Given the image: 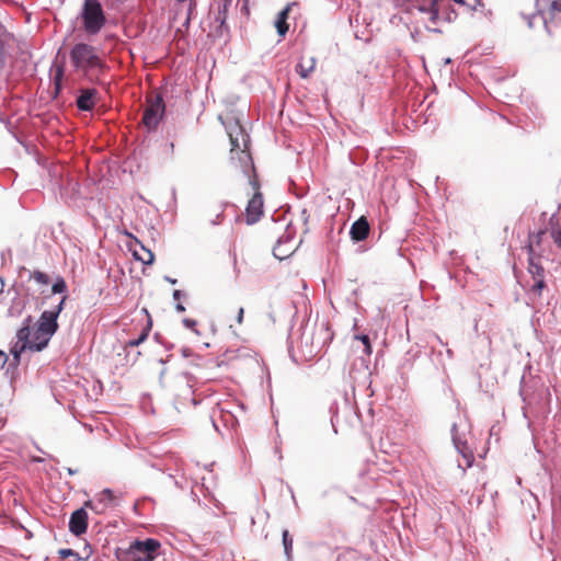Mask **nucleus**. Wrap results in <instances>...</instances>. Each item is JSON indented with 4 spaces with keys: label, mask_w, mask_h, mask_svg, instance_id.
I'll list each match as a JSON object with an SVG mask.
<instances>
[{
    "label": "nucleus",
    "mask_w": 561,
    "mask_h": 561,
    "mask_svg": "<svg viewBox=\"0 0 561 561\" xmlns=\"http://www.w3.org/2000/svg\"><path fill=\"white\" fill-rule=\"evenodd\" d=\"M231 152L239 151V160L241 163L242 172L248 178V183L251 186L253 194L249 199L245 207V222L247 225L256 224L263 216L264 199L261 192V183L256 174L251 154L240 147L239 138L234 137L232 131H229Z\"/></svg>",
    "instance_id": "f257e3e1"
},
{
    "label": "nucleus",
    "mask_w": 561,
    "mask_h": 561,
    "mask_svg": "<svg viewBox=\"0 0 561 561\" xmlns=\"http://www.w3.org/2000/svg\"><path fill=\"white\" fill-rule=\"evenodd\" d=\"M70 64L75 71L90 82H95L98 76L107 70L106 62L100 57L94 46L88 43L75 44L69 53Z\"/></svg>",
    "instance_id": "f03ea898"
},
{
    "label": "nucleus",
    "mask_w": 561,
    "mask_h": 561,
    "mask_svg": "<svg viewBox=\"0 0 561 561\" xmlns=\"http://www.w3.org/2000/svg\"><path fill=\"white\" fill-rule=\"evenodd\" d=\"M88 35H96L106 25L107 18L100 0H83L79 16Z\"/></svg>",
    "instance_id": "7ed1b4c3"
},
{
    "label": "nucleus",
    "mask_w": 561,
    "mask_h": 561,
    "mask_svg": "<svg viewBox=\"0 0 561 561\" xmlns=\"http://www.w3.org/2000/svg\"><path fill=\"white\" fill-rule=\"evenodd\" d=\"M32 329L33 317L27 316L24 318L20 329L16 331V342L10 348L12 360H15V363H21L22 354L25 351L42 352L45 350L37 341L32 337Z\"/></svg>",
    "instance_id": "20e7f679"
},
{
    "label": "nucleus",
    "mask_w": 561,
    "mask_h": 561,
    "mask_svg": "<svg viewBox=\"0 0 561 561\" xmlns=\"http://www.w3.org/2000/svg\"><path fill=\"white\" fill-rule=\"evenodd\" d=\"M536 12L531 14L522 13V18L527 22L529 28L535 26V21L540 20L546 30H549V23L559 19L561 15V0H535Z\"/></svg>",
    "instance_id": "39448f33"
},
{
    "label": "nucleus",
    "mask_w": 561,
    "mask_h": 561,
    "mask_svg": "<svg viewBox=\"0 0 561 561\" xmlns=\"http://www.w3.org/2000/svg\"><path fill=\"white\" fill-rule=\"evenodd\" d=\"M313 329L312 324L309 321L302 322L299 329L294 332L291 331L288 335V352L291 353V348L294 343H298V347L300 348L302 355L307 358H312L316 356L314 348V340H313Z\"/></svg>",
    "instance_id": "423d86ee"
},
{
    "label": "nucleus",
    "mask_w": 561,
    "mask_h": 561,
    "mask_svg": "<svg viewBox=\"0 0 561 561\" xmlns=\"http://www.w3.org/2000/svg\"><path fill=\"white\" fill-rule=\"evenodd\" d=\"M58 329V317L49 310H44L36 322L33 339L46 348Z\"/></svg>",
    "instance_id": "0eeeda50"
},
{
    "label": "nucleus",
    "mask_w": 561,
    "mask_h": 561,
    "mask_svg": "<svg viewBox=\"0 0 561 561\" xmlns=\"http://www.w3.org/2000/svg\"><path fill=\"white\" fill-rule=\"evenodd\" d=\"M165 113V104L161 94H156L149 100L147 107L142 114V124L148 131L157 129Z\"/></svg>",
    "instance_id": "6e6552de"
},
{
    "label": "nucleus",
    "mask_w": 561,
    "mask_h": 561,
    "mask_svg": "<svg viewBox=\"0 0 561 561\" xmlns=\"http://www.w3.org/2000/svg\"><path fill=\"white\" fill-rule=\"evenodd\" d=\"M115 495L111 489H104L92 500H88L84 502V507L90 508L96 514H103L105 511L114 505Z\"/></svg>",
    "instance_id": "1a4fd4ad"
},
{
    "label": "nucleus",
    "mask_w": 561,
    "mask_h": 561,
    "mask_svg": "<svg viewBox=\"0 0 561 561\" xmlns=\"http://www.w3.org/2000/svg\"><path fill=\"white\" fill-rule=\"evenodd\" d=\"M312 329L317 356L325 346H328L331 343L333 339V332L331 331V328L327 321L313 323Z\"/></svg>",
    "instance_id": "9d476101"
},
{
    "label": "nucleus",
    "mask_w": 561,
    "mask_h": 561,
    "mask_svg": "<svg viewBox=\"0 0 561 561\" xmlns=\"http://www.w3.org/2000/svg\"><path fill=\"white\" fill-rule=\"evenodd\" d=\"M130 545L135 556L142 554L141 557H150V559H156L157 552L161 547L160 541L154 538L135 539Z\"/></svg>",
    "instance_id": "9b49d317"
},
{
    "label": "nucleus",
    "mask_w": 561,
    "mask_h": 561,
    "mask_svg": "<svg viewBox=\"0 0 561 561\" xmlns=\"http://www.w3.org/2000/svg\"><path fill=\"white\" fill-rule=\"evenodd\" d=\"M87 507L84 505L80 508L73 511L69 518V531L76 537H80L81 535L87 533L88 529V513L85 511Z\"/></svg>",
    "instance_id": "f8f14e48"
},
{
    "label": "nucleus",
    "mask_w": 561,
    "mask_h": 561,
    "mask_svg": "<svg viewBox=\"0 0 561 561\" xmlns=\"http://www.w3.org/2000/svg\"><path fill=\"white\" fill-rule=\"evenodd\" d=\"M542 254L537 252L531 247H528L527 257V272L530 274L533 279L546 278V270L542 265Z\"/></svg>",
    "instance_id": "ddd939ff"
},
{
    "label": "nucleus",
    "mask_w": 561,
    "mask_h": 561,
    "mask_svg": "<svg viewBox=\"0 0 561 561\" xmlns=\"http://www.w3.org/2000/svg\"><path fill=\"white\" fill-rule=\"evenodd\" d=\"M98 90L94 88H82L76 100L77 108L81 112L93 111L98 98Z\"/></svg>",
    "instance_id": "4468645a"
},
{
    "label": "nucleus",
    "mask_w": 561,
    "mask_h": 561,
    "mask_svg": "<svg viewBox=\"0 0 561 561\" xmlns=\"http://www.w3.org/2000/svg\"><path fill=\"white\" fill-rule=\"evenodd\" d=\"M369 230H370V227H369L368 220L366 219V217L362 216L357 220H355L351 226V229H350L351 239L354 242L364 241L368 237Z\"/></svg>",
    "instance_id": "2eb2a0df"
},
{
    "label": "nucleus",
    "mask_w": 561,
    "mask_h": 561,
    "mask_svg": "<svg viewBox=\"0 0 561 561\" xmlns=\"http://www.w3.org/2000/svg\"><path fill=\"white\" fill-rule=\"evenodd\" d=\"M214 39H224L227 42L230 37L229 26L227 24V18L215 16L214 22L211 24V31L209 33Z\"/></svg>",
    "instance_id": "dca6fc26"
},
{
    "label": "nucleus",
    "mask_w": 561,
    "mask_h": 561,
    "mask_svg": "<svg viewBox=\"0 0 561 561\" xmlns=\"http://www.w3.org/2000/svg\"><path fill=\"white\" fill-rule=\"evenodd\" d=\"M296 231L291 224L286 225V229L282 236L278 237L276 244L273 248V255L278 260H284L288 257V254L285 252H279L280 248L286 243H289L295 236Z\"/></svg>",
    "instance_id": "f3484780"
},
{
    "label": "nucleus",
    "mask_w": 561,
    "mask_h": 561,
    "mask_svg": "<svg viewBox=\"0 0 561 561\" xmlns=\"http://www.w3.org/2000/svg\"><path fill=\"white\" fill-rule=\"evenodd\" d=\"M151 329H152V320L148 316L147 322L142 327V329H141L140 333L138 334V336L126 341L124 343L123 350L138 347L140 344H142L148 339Z\"/></svg>",
    "instance_id": "a211bd4d"
},
{
    "label": "nucleus",
    "mask_w": 561,
    "mask_h": 561,
    "mask_svg": "<svg viewBox=\"0 0 561 561\" xmlns=\"http://www.w3.org/2000/svg\"><path fill=\"white\" fill-rule=\"evenodd\" d=\"M296 3H288L283 10H280L277 14V18L275 20V27L277 31V34L280 37H285V35L288 32L289 25L287 23L288 14L293 5Z\"/></svg>",
    "instance_id": "6ab92c4d"
},
{
    "label": "nucleus",
    "mask_w": 561,
    "mask_h": 561,
    "mask_svg": "<svg viewBox=\"0 0 561 561\" xmlns=\"http://www.w3.org/2000/svg\"><path fill=\"white\" fill-rule=\"evenodd\" d=\"M24 274H26V280L30 282L34 279L37 284L47 286L50 283V277L47 273L42 271H30L26 267L22 266L19 271V276L23 278Z\"/></svg>",
    "instance_id": "aec40b11"
},
{
    "label": "nucleus",
    "mask_w": 561,
    "mask_h": 561,
    "mask_svg": "<svg viewBox=\"0 0 561 561\" xmlns=\"http://www.w3.org/2000/svg\"><path fill=\"white\" fill-rule=\"evenodd\" d=\"M546 287H547L546 278L534 279V284L527 293L528 298L533 301L540 298L542 296V291Z\"/></svg>",
    "instance_id": "412c9836"
},
{
    "label": "nucleus",
    "mask_w": 561,
    "mask_h": 561,
    "mask_svg": "<svg viewBox=\"0 0 561 561\" xmlns=\"http://www.w3.org/2000/svg\"><path fill=\"white\" fill-rule=\"evenodd\" d=\"M282 543L284 547V554L286 561H293V545L294 539L288 529L282 531Z\"/></svg>",
    "instance_id": "4be33fe9"
},
{
    "label": "nucleus",
    "mask_w": 561,
    "mask_h": 561,
    "mask_svg": "<svg viewBox=\"0 0 561 561\" xmlns=\"http://www.w3.org/2000/svg\"><path fill=\"white\" fill-rule=\"evenodd\" d=\"M175 382L178 386H184L188 394H193L195 378L192 374L187 371L180 374L179 376H176Z\"/></svg>",
    "instance_id": "5701e85b"
},
{
    "label": "nucleus",
    "mask_w": 561,
    "mask_h": 561,
    "mask_svg": "<svg viewBox=\"0 0 561 561\" xmlns=\"http://www.w3.org/2000/svg\"><path fill=\"white\" fill-rule=\"evenodd\" d=\"M453 442L457 448V450L459 451V454H461V456L466 459L467 461V467H471L472 463H473V455L471 453V450L469 449V447L467 446V443L463 442H459L458 439H456V437L453 438Z\"/></svg>",
    "instance_id": "b1692460"
},
{
    "label": "nucleus",
    "mask_w": 561,
    "mask_h": 561,
    "mask_svg": "<svg viewBox=\"0 0 561 561\" xmlns=\"http://www.w3.org/2000/svg\"><path fill=\"white\" fill-rule=\"evenodd\" d=\"M9 44L3 34L0 33V72L5 68L10 57Z\"/></svg>",
    "instance_id": "393cba45"
},
{
    "label": "nucleus",
    "mask_w": 561,
    "mask_h": 561,
    "mask_svg": "<svg viewBox=\"0 0 561 561\" xmlns=\"http://www.w3.org/2000/svg\"><path fill=\"white\" fill-rule=\"evenodd\" d=\"M546 233V229H539L537 232H529L528 234V241L525 244L524 249L528 253V247L530 245L531 249H535V245H540L542 242V237Z\"/></svg>",
    "instance_id": "a878e982"
},
{
    "label": "nucleus",
    "mask_w": 561,
    "mask_h": 561,
    "mask_svg": "<svg viewBox=\"0 0 561 561\" xmlns=\"http://www.w3.org/2000/svg\"><path fill=\"white\" fill-rule=\"evenodd\" d=\"M116 561H134L135 556L134 550L131 549V545L128 548H116L114 551Z\"/></svg>",
    "instance_id": "bb28decb"
},
{
    "label": "nucleus",
    "mask_w": 561,
    "mask_h": 561,
    "mask_svg": "<svg viewBox=\"0 0 561 561\" xmlns=\"http://www.w3.org/2000/svg\"><path fill=\"white\" fill-rule=\"evenodd\" d=\"M19 365L20 363H15V360H11L4 370V376L9 379L11 387L19 377Z\"/></svg>",
    "instance_id": "cd10ccee"
},
{
    "label": "nucleus",
    "mask_w": 561,
    "mask_h": 561,
    "mask_svg": "<svg viewBox=\"0 0 561 561\" xmlns=\"http://www.w3.org/2000/svg\"><path fill=\"white\" fill-rule=\"evenodd\" d=\"M26 307V300L15 297L8 310L9 316L19 317Z\"/></svg>",
    "instance_id": "c85d7f7f"
},
{
    "label": "nucleus",
    "mask_w": 561,
    "mask_h": 561,
    "mask_svg": "<svg viewBox=\"0 0 561 561\" xmlns=\"http://www.w3.org/2000/svg\"><path fill=\"white\" fill-rule=\"evenodd\" d=\"M314 67H316V59L312 57V58H310L308 66H305L302 62H299L296 66V71L299 73V76L302 79H306L313 71Z\"/></svg>",
    "instance_id": "c756f323"
},
{
    "label": "nucleus",
    "mask_w": 561,
    "mask_h": 561,
    "mask_svg": "<svg viewBox=\"0 0 561 561\" xmlns=\"http://www.w3.org/2000/svg\"><path fill=\"white\" fill-rule=\"evenodd\" d=\"M65 76V67L64 65H59L56 67L55 76H54V88L55 93L58 94L62 87V79Z\"/></svg>",
    "instance_id": "7c9ffc66"
},
{
    "label": "nucleus",
    "mask_w": 561,
    "mask_h": 561,
    "mask_svg": "<svg viewBox=\"0 0 561 561\" xmlns=\"http://www.w3.org/2000/svg\"><path fill=\"white\" fill-rule=\"evenodd\" d=\"M217 2V11L214 13L215 16L227 18L228 10L232 4L233 0H215Z\"/></svg>",
    "instance_id": "2f4dec72"
},
{
    "label": "nucleus",
    "mask_w": 561,
    "mask_h": 561,
    "mask_svg": "<svg viewBox=\"0 0 561 561\" xmlns=\"http://www.w3.org/2000/svg\"><path fill=\"white\" fill-rule=\"evenodd\" d=\"M67 291V284L64 277L57 276L55 282L51 285V294H64Z\"/></svg>",
    "instance_id": "473e14b6"
},
{
    "label": "nucleus",
    "mask_w": 561,
    "mask_h": 561,
    "mask_svg": "<svg viewBox=\"0 0 561 561\" xmlns=\"http://www.w3.org/2000/svg\"><path fill=\"white\" fill-rule=\"evenodd\" d=\"M135 240H136L137 243L140 244L141 249L145 250L146 253H147V257H140V256H138L137 253H134L135 259L141 261L145 265L153 264V262H154V254H153V252L151 250L145 248V245L138 239H135Z\"/></svg>",
    "instance_id": "72a5a7b5"
},
{
    "label": "nucleus",
    "mask_w": 561,
    "mask_h": 561,
    "mask_svg": "<svg viewBox=\"0 0 561 561\" xmlns=\"http://www.w3.org/2000/svg\"><path fill=\"white\" fill-rule=\"evenodd\" d=\"M58 554L61 559H67L69 557H73L75 561H83L85 560L84 558L80 557V554L78 552H76L75 550L70 549V548H62V549H59L58 550Z\"/></svg>",
    "instance_id": "f704fd0d"
},
{
    "label": "nucleus",
    "mask_w": 561,
    "mask_h": 561,
    "mask_svg": "<svg viewBox=\"0 0 561 561\" xmlns=\"http://www.w3.org/2000/svg\"><path fill=\"white\" fill-rule=\"evenodd\" d=\"M440 2V0H424L421 4L417 5V10L422 13L430 14V8L434 10V8Z\"/></svg>",
    "instance_id": "c9c22d12"
},
{
    "label": "nucleus",
    "mask_w": 561,
    "mask_h": 561,
    "mask_svg": "<svg viewBox=\"0 0 561 561\" xmlns=\"http://www.w3.org/2000/svg\"><path fill=\"white\" fill-rule=\"evenodd\" d=\"M153 339L157 343H159L161 346H163L167 352H170L175 347L174 343L168 341L164 336H162L158 332L154 333Z\"/></svg>",
    "instance_id": "e433bc0d"
},
{
    "label": "nucleus",
    "mask_w": 561,
    "mask_h": 561,
    "mask_svg": "<svg viewBox=\"0 0 561 561\" xmlns=\"http://www.w3.org/2000/svg\"><path fill=\"white\" fill-rule=\"evenodd\" d=\"M125 360L127 364L134 365L141 355L140 351H134V348L124 350Z\"/></svg>",
    "instance_id": "4c0bfd02"
},
{
    "label": "nucleus",
    "mask_w": 561,
    "mask_h": 561,
    "mask_svg": "<svg viewBox=\"0 0 561 561\" xmlns=\"http://www.w3.org/2000/svg\"><path fill=\"white\" fill-rule=\"evenodd\" d=\"M550 234H551V238L553 240V242L556 243V245L558 248H560L561 245V228L559 225H556V226H551V231H550Z\"/></svg>",
    "instance_id": "58836bf2"
},
{
    "label": "nucleus",
    "mask_w": 561,
    "mask_h": 561,
    "mask_svg": "<svg viewBox=\"0 0 561 561\" xmlns=\"http://www.w3.org/2000/svg\"><path fill=\"white\" fill-rule=\"evenodd\" d=\"M430 10V14H428V20L430 22L432 23H437V21L440 19V4L438 3L434 10H432L431 8L428 9Z\"/></svg>",
    "instance_id": "ea45409f"
},
{
    "label": "nucleus",
    "mask_w": 561,
    "mask_h": 561,
    "mask_svg": "<svg viewBox=\"0 0 561 561\" xmlns=\"http://www.w3.org/2000/svg\"><path fill=\"white\" fill-rule=\"evenodd\" d=\"M182 324L186 328L195 332L196 334H199V332L196 330L197 322L194 319L191 318H184L182 320Z\"/></svg>",
    "instance_id": "a19ab883"
},
{
    "label": "nucleus",
    "mask_w": 561,
    "mask_h": 561,
    "mask_svg": "<svg viewBox=\"0 0 561 561\" xmlns=\"http://www.w3.org/2000/svg\"><path fill=\"white\" fill-rule=\"evenodd\" d=\"M66 300H67V296L61 297L58 305H56L53 309H49V311L59 318V314L61 313V311L65 308Z\"/></svg>",
    "instance_id": "79ce46f5"
},
{
    "label": "nucleus",
    "mask_w": 561,
    "mask_h": 561,
    "mask_svg": "<svg viewBox=\"0 0 561 561\" xmlns=\"http://www.w3.org/2000/svg\"><path fill=\"white\" fill-rule=\"evenodd\" d=\"M300 217H301L302 222H304V226H305V230H304V232H305V233H307V232L309 231V228H308V221H309V217H310V216H309V214H308V211H307V209H306V208H304V209L301 210V213H300Z\"/></svg>",
    "instance_id": "37998d69"
},
{
    "label": "nucleus",
    "mask_w": 561,
    "mask_h": 561,
    "mask_svg": "<svg viewBox=\"0 0 561 561\" xmlns=\"http://www.w3.org/2000/svg\"><path fill=\"white\" fill-rule=\"evenodd\" d=\"M172 297L174 300H176V302H180V300L182 298H186L187 297V294L181 289H174L173 293H172Z\"/></svg>",
    "instance_id": "c03bdc74"
},
{
    "label": "nucleus",
    "mask_w": 561,
    "mask_h": 561,
    "mask_svg": "<svg viewBox=\"0 0 561 561\" xmlns=\"http://www.w3.org/2000/svg\"><path fill=\"white\" fill-rule=\"evenodd\" d=\"M181 353H182V356H183L184 358H188V357H195L196 359H199V358H201L199 356L194 355V353L192 352V350H191V348H188V347H186V346H184V347H182V348H181Z\"/></svg>",
    "instance_id": "a18cd8bd"
},
{
    "label": "nucleus",
    "mask_w": 561,
    "mask_h": 561,
    "mask_svg": "<svg viewBox=\"0 0 561 561\" xmlns=\"http://www.w3.org/2000/svg\"><path fill=\"white\" fill-rule=\"evenodd\" d=\"M16 286V295L24 294L25 296H30V288L25 286V284L22 282L20 285Z\"/></svg>",
    "instance_id": "49530a36"
},
{
    "label": "nucleus",
    "mask_w": 561,
    "mask_h": 561,
    "mask_svg": "<svg viewBox=\"0 0 561 561\" xmlns=\"http://www.w3.org/2000/svg\"><path fill=\"white\" fill-rule=\"evenodd\" d=\"M363 353L367 356H370L371 353H373V346H371V342H368V343H365L363 344Z\"/></svg>",
    "instance_id": "de8ad7c7"
},
{
    "label": "nucleus",
    "mask_w": 561,
    "mask_h": 561,
    "mask_svg": "<svg viewBox=\"0 0 561 561\" xmlns=\"http://www.w3.org/2000/svg\"><path fill=\"white\" fill-rule=\"evenodd\" d=\"M355 339L358 340L359 342H362V344L370 342V337L368 334H358V335H355Z\"/></svg>",
    "instance_id": "09e8293b"
},
{
    "label": "nucleus",
    "mask_w": 561,
    "mask_h": 561,
    "mask_svg": "<svg viewBox=\"0 0 561 561\" xmlns=\"http://www.w3.org/2000/svg\"><path fill=\"white\" fill-rule=\"evenodd\" d=\"M224 217V210H221L220 213H218L216 215V218H214L213 220H210V224L213 226H218L220 222H221V218Z\"/></svg>",
    "instance_id": "8fccbe9b"
},
{
    "label": "nucleus",
    "mask_w": 561,
    "mask_h": 561,
    "mask_svg": "<svg viewBox=\"0 0 561 561\" xmlns=\"http://www.w3.org/2000/svg\"><path fill=\"white\" fill-rule=\"evenodd\" d=\"M236 128H238L240 130V136L242 138L243 144H244V147H247V141L249 140V136L243 133L242 127L238 123L236 124Z\"/></svg>",
    "instance_id": "3c124183"
},
{
    "label": "nucleus",
    "mask_w": 561,
    "mask_h": 561,
    "mask_svg": "<svg viewBox=\"0 0 561 561\" xmlns=\"http://www.w3.org/2000/svg\"><path fill=\"white\" fill-rule=\"evenodd\" d=\"M484 4L482 0H474V4L471 7L473 11H478L480 8H483Z\"/></svg>",
    "instance_id": "603ef678"
},
{
    "label": "nucleus",
    "mask_w": 561,
    "mask_h": 561,
    "mask_svg": "<svg viewBox=\"0 0 561 561\" xmlns=\"http://www.w3.org/2000/svg\"><path fill=\"white\" fill-rule=\"evenodd\" d=\"M174 309H175V311H176V312H179V313H183V312L185 311V307H184V305H183V304H181V302H176V304L174 305Z\"/></svg>",
    "instance_id": "864d4df0"
},
{
    "label": "nucleus",
    "mask_w": 561,
    "mask_h": 561,
    "mask_svg": "<svg viewBox=\"0 0 561 561\" xmlns=\"http://www.w3.org/2000/svg\"><path fill=\"white\" fill-rule=\"evenodd\" d=\"M243 314H244V309L241 307L238 311V314H237V321L238 323H242L243 321Z\"/></svg>",
    "instance_id": "5fc2aeb1"
},
{
    "label": "nucleus",
    "mask_w": 561,
    "mask_h": 561,
    "mask_svg": "<svg viewBox=\"0 0 561 561\" xmlns=\"http://www.w3.org/2000/svg\"><path fill=\"white\" fill-rule=\"evenodd\" d=\"M334 409H335V405H334V404H332V405L330 407V412L332 413V416H331V423H332V426H333V427H334V422H335V419H336V414H335V412H334Z\"/></svg>",
    "instance_id": "6e6d98bb"
},
{
    "label": "nucleus",
    "mask_w": 561,
    "mask_h": 561,
    "mask_svg": "<svg viewBox=\"0 0 561 561\" xmlns=\"http://www.w3.org/2000/svg\"><path fill=\"white\" fill-rule=\"evenodd\" d=\"M172 356H173L172 354H169L165 358H163V357L159 358L158 362L161 365H165L167 363H169L171 360Z\"/></svg>",
    "instance_id": "4d7b16f0"
},
{
    "label": "nucleus",
    "mask_w": 561,
    "mask_h": 561,
    "mask_svg": "<svg viewBox=\"0 0 561 561\" xmlns=\"http://www.w3.org/2000/svg\"><path fill=\"white\" fill-rule=\"evenodd\" d=\"M163 279H164L165 282H168L169 284H171V285H175V284L178 283V279H176V278H173V277H171V276H169V275H165V276L163 277Z\"/></svg>",
    "instance_id": "13d9d810"
},
{
    "label": "nucleus",
    "mask_w": 561,
    "mask_h": 561,
    "mask_svg": "<svg viewBox=\"0 0 561 561\" xmlns=\"http://www.w3.org/2000/svg\"><path fill=\"white\" fill-rule=\"evenodd\" d=\"M2 359L3 364H5L8 360H9V356L7 355L5 352L3 351H0V360ZM4 365H2L3 367Z\"/></svg>",
    "instance_id": "bf43d9fd"
},
{
    "label": "nucleus",
    "mask_w": 561,
    "mask_h": 561,
    "mask_svg": "<svg viewBox=\"0 0 561 561\" xmlns=\"http://www.w3.org/2000/svg\"><path fill=\"white\" fill-rule=\"evenodd\" d=\"M134 561H154V559H150V557H136Z\"/></svg>",
    "instance_id": "052dcab7"
},
{
    "label": "nucleus",
    "mask_w": 561,
    "mask_h": 561,
    "mask_svg": "<svg viewBox=\"0 0 561 561\" xmlns=\"http://www.w3.org/2000/svg\"><path fill=\"white\" fill-rule=\"evenodd\" d=\"M288 491H289V494L295 503V505H297V501H296V496H295V493H294V490L291 486L288 485Z\"/></svg>",
    "instance_id": "680f3d73"
},
{
    "label": "nucleus",
    "mask_w": 561,
    "mask_h": 561,
    "mask_svg": "<svg viewBox=\"0 0 561 561\" xmlns=\"http://www.w3.org/2000/svg\"><path fill=\"white\" fill-rule=\"evenodd\" d=\"M288 491H289V494L295 503V505H297V501H296V496H295V493H294V490L291 486L288 485Z\"/></svg>",
    "instance_id": "e2e57ef3"
},
{
    "label": "nucleus",
    "mask_w": 561,
    "mask_h": 561,
    "mask_svg": "<svg viewBox=\"0 0 561 561\" xmlns=\"http://www.w3.org/2000/svg\"><path fill=\"white\" fill-rule=\"evenodd\" d=\"M426 28L430 31V32H433V33H440L442 31L437 27H431V26H426Z\"/></svg>",
    "instance_id": "0e129e2a"
},
{
    "label": "nucleus",
    "mask_w": 561,
    "mask_h": 561,
    "mask_svg": "<svg viewBox=\"0 0 561 561\" xmlns=\"http://www.w3.org/2000/svg\"><path fill=\"white\" fill-rule=\"evenodd\" d=\"M279 252H285L288 254V256L293 253V250L290 249H285L284 245L280 248V251Z\"/></svg>",
    "instance_id": "69168bd1"
},
{
    "label": "nucleus",
    "mask_w": 561,
    "mask_h": 561,
    "mask_svg": "<svg viewBox=\"0 0 561 561\" xmlns=\"http://www.w3.org/2000/svg\"><path fill=\"white\" fill-rule=\"evenodd\" d=\"M67 472H68V474L73 476V474H76L78 472V470L77 469H72V468H67Z\"/></svg>",
    "instance_id": "338daca9"
},
{
    "label": "nucleus",
    "mask_w": 561,
    "mask_h": 561,
    "mask_svg": "<svg viewBox=\"0 0 561 561\" xmlns=\"http://www.w3.org/2000/svg\"><path fill=\"white\" fill-rule=\"evenodd\" d=\"M4 288V279L2 276H0V294L3 291Z\"/></svg>",
    "instance_id": "774afa93"
}]
</instances>
